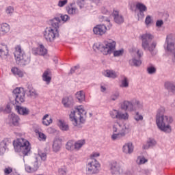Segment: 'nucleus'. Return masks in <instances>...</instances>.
<instances>
[{
  "instance_id": "1",
  "label": "nucleus",
  "mask_w": 175,
  "mask_h": 175,
  "mask_svg": "<svg viewBox=\"0 0 175 175\" xmlns=\"http://www.w3.org/2000/svg\"><path fill=\"white\" fill-rule=\"evenodd\" d=\"M173 122V118L169 116H165V107H161L157 111L156 124L158 129L165 133H172V126L170 124Z\"/></svg>"
},
{
  "instance_id": "2",
  "label": "nucleus",
  "mask_w": 175,
  "mask_h": 175,
  "mask_svg": "<svg viewBox=\"0 0 175 175\" xmlns=\"http://www.w3.org/2000/svg\"><path fill=\"white\" fill-rule=\"evenodd\" d=\"M61 19L55 17L51 20V27H46L43 31V36L46 42H54L55 39L59 36L58 28H59V23Z\"/></svg>"
},
{
  "instance_id": "3",
  "label": "nucleus",
  "mask_w": 175,
  "mask_h": 175,
  "mask_svg": "<svg viewBox=\"0 0 175 175\" xmlns=\"http://www.w3.org/2000/svg\"><path fill=\"white\" fill-rule=\"evenodd\" d=\"M87 115V112L85 110H84V108L83 106L80 105L77 107L75 110L71 111V113H70V120L72 122V125L74 126H78V128H80V123L81 124L84 123V121H85V116Z\"/></svg>"
},
{
  "instance_id": "4",
  "label": "nucleus",
  "mask_w": 175,
  "mask_h": 175,
  "mask_svg": "<svg viewBox=\"0 0 175 175\" xmlns=\"http://www.w3.org/2000/svg\"><path fill=\"white\" fill-rule=\"evenodd\" d=\"M93 49L94 51H100L104 55H109V54H113L116 50V41L109 40L105 41L104 44L96 43L94 44Z\"/></svg>"
},
{
  "instance_id": "5",
  "label": "nucleus",
  "mask_w": 175,
  "mask_h": 175,
  "mask_svg": "<svg viewBox=\"0 0 175 175\" xmlns=\"http://www.w3.org/2000/svg\"><path fill=\"white\" fill-rule=\"evenodd\" d=\"M113 134L111 136V140L116 142V140H120L122 137H125V135L129 132V125H122L118 122H115L112 126Z\"/></svg>"
},
{
  "instance_id": "6",
  "label": "nucleus",
  "mask_w": 175,
  "mask_h": 175,
  "mask_svg": "<svg viewBox=\"0 0 175 175\" xmlns=\"http://www.w3.org/2000/svg\"><path fill=\"white\" fill-rule=\"evenodd\" d=\"M14 55L15 57L16 64L21 66H25V65H28V64L31 62V55L25 54V52H24L21 45H16L15 46Z\"/></svg>"
},
{
  "instance_id": "7",
  "label": "nucleus",
  "mask_w": 175,
  "mask_h": 175,
  "mask_svg": "<svg viewBox=\"0 0 175 175\" xmlns=\"http://www.w3.org/2000/svg\"><path fill=\"white\" fill-rule=\"evenodd\" d=\"M13 146L16 152H22L23 157H26L31 151V144L28 140L24 138H18L13 142Z\"/></svg>"
},
{
  "instance_id": "8",
  "label": "nucleus",
  "mask_w": 175,
  "mask_h": 175,
  "mask_svg": "<svg viewBox=\"0 0 175 175\" xmlns=\"http://www.w3.org/2000/svg\"><path fill=\"white\" fill-rule=\"evenodd\" d=\"M152 39H154V36L152 34L150 33L143 34L142 36V46L144 50H148L152 55H154V50H155L157 47V42H152ZM151 42H152L151 43Z\"/></svg>"
},
{
  "instance_id": "9",
  "label": "nucleus",
  "mask_w": 175,
  "mask_h": 175,
  "mask_svg": "<svg viewBox=\"0 0 175 175\" xmlns=\"http://www.w3.org/2000/svg\"><path fill=\"white\" fill-rule=\"evenodd\" d=\"M142 107H143V105L137 99H133L131 101L125 100L121 105V109L124 111H135Z\"/></svg>"
},
{
  "instance_id": "10",
  "label": "nucleus",
  "mask_w": 175,
  "mask_h": 175,
  "mask_svg": "<svg viewBox=\"0 0 175 175\" xmlns=\"http://www.w3.org/2000/svg\"><path fill=\"white\" fill-rule=\"evenodd\" d=\"M100 170V164L96 159H92L86 165L85 173L87 175L98 174Z\"/></svg>"
},
{
  "instance_id": "11",
  "label": "nucleus",
  "mask_w": 175,
  "mask_h": 175,
  "mask_svg": "<svg viewBox=\"0 0 175 175\" xmlns=\"http://www.w3.org/2000/svg\"><path fill=\"white\" fill-rule=\"evenodd\" d=\"M164 48L167 53L173 54L174 57L172 58V62L175 64V44L173 34H169L167 36Z\"/></svg>"
},
{
  "instance_id": "12",
  "label": "nucleus",
  "mask_w": 175,
  "mask_h": 175,
  "mask_svg": "<svg viewBox=\"0 0 175 175\" xmlns=\"http://www.w3.org/2000/svg\"><path fill=\"white\" fill-rule=\"evenodd\" d=\"M13 94L16 103L21 105V103L25 102V91H24V88H16L13 90Z\"/></svg>"
},
{
  "instance_id": "13",
  "label": "nucleus",
  "mask_w": 175,
  "mask_h": 175,
  "mask_svg": "<svg viewBox=\"0 0 175 175\" xmlns=\"http://www.w3.org/2000/svg\"><path fill=\"white\" fill-rule=\"evenodd\" d=\"M143 52L142 51L137 50V55L138 58L133 57L132 59L129 60V64L130 66H135V68H139L142 65V60L140 58L143 57Z\"/></svg>"
},
{
  "instance_id": "14",
  "label": "nucleus",
  "mask_w": 175,
  "mask_h": 175,
  "mask_svg": "<svg viewBox=\"0 0 175 175\" xmlns=\"http://www.w3.org/2000/svg\"><path fill=\"white\" fill-rule=\"evenodd\" d=\"M110 170L111 174L120 175L122 174L123 170L117 161H112L110 163Z\"/></svg>"
},
{
  "instance_id": "15",
  "label": "nucleus",
  "mask_w": 175,
  "mask_h": 175,
  "mask_svg": "<svg viewBox=\"0 0 175 175\" xmlns=\"http://www.w3.org/2000/svg\"><path fill=\"white\" fill-rule=\"evenodd\" d=\"M8 124L14 126H20V117L16 113L10 114L8 116Z\"/></svg>"
},
{
  "instance_id": "16",
  "label": "nucleus",
  "mask_w": 175,
  "mask_h": 175,
  "mask_svg": "<svg viewBox=\"0 0 175 175\" xmlns=\"http://www.w3.org/2000/svg\"><path fill=\"white\" fill-rule=\"evenodd\" d=\"M9 55V48L8 45L0 43V59L2 61L6 59Z\"/></svg>"
},
{
  "instance_id": "17",
  "label": "nucleus",
  "mask_w": 175,
  "mask_h": 175,
  "mask_svg": "<svg viewBox=\"0 0 175 175\" xmlns=\"http://www.w3.org/2000/svg\"><path fill=\"white\" fill-rule=\"evenodd\" d=\"M106 31H107V27L104 24L97 25L93 29L94 33H95V35H98L99 36L105 35L106 33Z\"/></svg>"
},
{
  "instance_id": "18",
  "label": "nucleus",
  "mask_w": 175,
  "mask_h": 175,
  "mask_svg": "<svg viewBox=\"0 0 175 175\" xmlns=\"http://www.w3.org/2000/svg\"><path fill=\"white\" fill-rule=\"evenodd\" d=\"M32 53L34 55H46L47 54V49L44 48L43 44H40L38 48L33 49Z\"/></svg>"
},
{
  "instance_id": "19",
  "label": "nucleus",
  "mask_w": 175,
  "mask_h": 175,
  "mask_svg": "<svg viewBox=\"0 0 175 175\" xmlns=\"http://www.w3.org/2000/svg\"><path fill=\"white\" fill-rule=\"evenodd\" d=\"M113 21L116 24L121 25L124 23V16L120 14V12L117 10H113L112 13Z\"/></svg>"
},
{
  "instance_id": "20",
  "label": "nucleus",
  "mask_w": 175,
  "mask_h": 175,
  "mask_svg": "<svg viewBox=\"0 0 175 175\" xmlns=\"http://www.w3.org/2000/svg\"><path fill=\"white\" fill-rule=\"evenodd\" d=\"M137 10H139L138 17L144 18V12H147V6L142 3H137L135 5Z\"/></svg>"
},
{
  "instance_id": "21",
  "label": "nucleus",
  "mask_w": 175,
  "mask_h": 175,
  "mask_svg": "<svg viewBox=\"0 0 175 175\" xmlns=\"http://www.w3.org/2000/svg\"><path fill=\"white\" fill-rule=\"evenodd\" d=\"M16 110L21 116H29V113H31L29 109L19 105L16 106Z\"/></svg>"
},
{
  "instance_id": "22",
  "label": "nucleus",
  "mask_w": 175,
  "mask_h": 175,
  "mask_svg": "<svg viewBox=\"0 0 175 175\" xmlns=\"http://www.w3.org/2000/svg\"><path fill=\"white\" fill-rule=\"evenodd\" d=\"M39 169V163H38V157H36V161L34 162V166L31 167L29 165H25V170L27 173H33V172H36Z\"/></svg>"
},
{
  "instance_id": "23",
  "label": "nucleus",
  "mask_w": 175,
  "mask_h": 175,
  "mask_svg": "<svg viewBox=\"0 0 175 175\" xmlns=\"http://www.w3.org/2000/svg\"><path fill=\"white\" fill-rule=\"evenodd\" d=\"M122 150L124 154H132L133 152V144L132 143H126L123 146Z\"/></svg>"
},
{
  "instance_id": "24",
  "label": "nucleus",
  "mask_w": 175,
  "mask_h": 175,
  "mask_svg": "<svg viewBox=\"0 0 175 175\" xmlns=\"http://www.w3.org/2000/svg\"><path fill=\"white\" fill-rule=\"evenodd\" d=\"M42 80L45 81L46 84H50L51 82V71L46 70L42 75Z\"/></svg>"
},
{
  "instance_id": "25",
  "label": "nucleus",
  "mask_w": 175,
  "mask_h": 175,
  "mask_svg": "<svg viewBox=\"0 0 175 175\" xmlns=\"http://www.w3.org/2000/svg\"><path fill=\"white\" fill-rule=\"evenodd\" d=\"M9 31H10V26L8 23L1 24L0 29L1 36L6 35Z\"/></svg>"
},
{
  "instance_id": "26",
  "label": "nucleus",
  "mask_w": 175,
  "mask_h": 175,
  "mask_svg": "<svg viewBox=\"0 0 175 175\" xmlns=\"http://www.w3.org/2000/svg\"><path fill=\"white\" fill-rule=\"evenodd\" d=\"M104 76L105 77H109V79H116L117 78V72L113 70H107L103 72Z\"/></svg>"
},
{
  "instance_id": "27",
  "label": "nucleus",
  "mask_w": 175,
  "mask_h": 175,
  "mask_svg": "<svg viewBox=\"0 0 175 175\" xmlns=\"http://www.w3.org/2000/svg\"><path fill=\"white\" fill-rule=\"evenodd\" d=\"M42 124L45 126H49V125L53 124V118L49 114H45L42 118Z\"/></svg>"
},
{
  "instance_id": "28",
  "label": "nucleus",
  "mask_w": 175,
  "mask_h": 175,
  "mask_svg": "<svg viewBox=\"0 0 175 175\" xmlns=\"http://www.w3.org/2000/svg\"><path fill=\"white\" fill-rule=\"evenodd\" d=\"M165 88L169 92H172V94H175V85L172 82H165Z\"/></svg>"
},
{
  "instance_id": "29",
  "label": "nucleus",
  "mask_w": 175,
  "mask_h": 175,
  "mask_svg": "<svg viewBox=\"0 0 175 175\" xmlns=\"http://www.w3.org/2000/svg\"><path fill=\"white\" fill-rule=\"evenodd\" d=\"M62 104L64 107H72L73 106V100L68 97H65L62 99Z\"/></svg>"
},
{
  "instance_id": "30",
  "label": "nucleus",
  "mask_w": 175,
  "mask_h": 175,
  "mask_svg": "<svg viewBox=\"0 0 175 175\" xmlns=\"http://www.w3.org/2000/svg\"><path fill=\"white\" fill-rule=\"evenodd\" d=\"M85 144V139L78 140L75 142V151H79L81 148Z\"/></svg>"
},
{
  "instance_id": "31",
  "label": "nucleus",
  "mask_w": 175,
  "mask_h": 175,
  "mask_svg": "<svg viewBox=\"0 0 175 175\" xmlns=\"http://www.w3.org/2000/svg\"><path fill=\"white\" fill-rule=\"evenodd\" d=\"M61 150V142L59 140H55L53 144V151L54 152H58Z\"/></svg>"
},
{
  "instance_id": "32",
  "label": "nucleus",
  "mask_w": 175,
  "mask_h": 175,
  "mask_svg": "<svg viewBox=\"0 0 175 175\" xmlns=\"http://www.w3.org/2000/svg\"><path fill=\"white\" fill-rule=\"evenodd\" d=\"M76 98L78 99L79 102H84L85 100V94H84L83 91H79L76 94Z\"/></svg>"
},
{
  "instance_id": "33",
  "label": "nucleus",
  "mask_w": 175,
  "mask_h": 175,
  "mask_svg": "<svg viewBox=\"0 0 175 175\" xmlns=\"http://www.w3.org/2000/svg\"><path fill=\"white\" fill-rule=\"evenodd\" d=\"M155 144H157V142H155L154 139L150 138L148 140L147 144L146 145H144V150H148L149 147H154Z\"/></svg>"
},
{
  "instance_id": "34",
  "label": "nucleus",
  "mask_w": 175,
  "mask_h": 175,
  "mask_svg": "<svg viewBox=\"0 0 175 175\" xmlns=\"http://www.w3.org/2000/svg\"><path fill=\"white\" fill-rule=\"evenodd\" d=\"M66 150H68V151H75V141H68L66 144Z\"/></svg>"
},
{
  "instance_id": "35",
  "label": "nucleus",
  "mask_w": 175,
  "mask_h": 175,
  "mask_svg": "<svg viewBox=\"0 0 175 175\" xmlns=\"http://www.w3.org/2000/svg\"><path fill=\"white\" fill-rule=\"evenodd\" d=\"M11 72L14 75V76H18V77H23V76H24V72L16 67L12 68Z\"/></svg>"
},
{
  "instance_id": "36",
  "label": "nucleus",
  "mask_w": 175,
  "mask_h": 175,
  "mask_svg": "<svg viewBox=\"0 0 175 175\" xmlns=\"http://www.w3.org/2000/svg\"><path fill=\"white\" fill-rule=\"evenodd\" d=\"M129 118V114L127 113V112L122 113L119 111L118 113V118L117 120H126Z\"/></svg>"
},
{
  "instance_id": "37",
  "label": "nucleus",
  "mask_w": 175,
  "mask_h": 175,
  "mask_svg": "<svg viewBox=\"0 0 175 175\" xmlns=\"http://www.w3.org/2000/svg\"><path fill=\"white\" fill-rule=\"evenodd\" d=\"M66 10L68 14L72 16H75V14H77V13H79L77 8L72 7V5L67 7Z\"/></svg>"
},
{
  "instance_id": "38",
  "label": "nucleus",
  "mask_w": 175,
  "mask_h": 175,
  "mask_svg": "<svg viewBox=\"0 0 175 175\" xmlns=\"http://www.w3.org/2000/svg\"><path fill=\"white\" fill-rule=\"evenodd\" d=\"M36 133L38 135V139L40 142H46L47 136H46L44 133L39 131V130H36Z\"/></svg>"
},
{
  "instance_id": "39",
  "label": "nucleus",
  "mask_w": 175,
  "mask_h": 175,
  "mask_svg": "<svg viewBox=\"0 0 175 175\" xmlns=\"http://www.w3.org/2000/svg\"><path fill=\"white\" fill-rule=\"evenodd\" d=\"M59 126L62 131H69V125L66 122H62V120L59 122Z\"/></svg>"
},
{
  "instance_id": "40",
  "label": "nucleus",
  "mask_w": 175,
  "mask_h": 175,
  "mask_svg": "<svg viewBox=\"0 0 175 175\" xmlns=\"http://www.w3.org/2000/svg\"><path fill=\"white\" fill-rule=\"evenodd\" d=\"M6 148H8V143L6 141L3 140L0 143V152L4 154L5 151H6Z\"/></svg>"
},
{
  "instance_id": "41",
  "label": "nucleus",
  "mask_w": 175,
  "mask_h": 175,
  "mask_svg": "<svg viewBox=\"0 0 175 175\" xmlns=\"http://www.w3.org/2000/svg\"><path fill=\"white\" fill-rule=\"evenodd\" d=\"M120 87L121 88H128L129 87V81H128L126 77H124L123 80H122Z\"/></svg>"
},
{
  "instance_id": "42",
  "label": "nucleus",
  "mask_w": 175,
  "mask_h": 175,
  "mask_svg": "<svg viewBox=\"0 0 175 175\" xmlns=\"http://www.w3.org/2000/svg\"><path fill=\"white\" fill-rule=\"evenodd\" d=\"M14 12V8L12 5H10L5 8V13L8 16H12Z\"/></svg>"
},
{
  "instance_id": "43",
  "label": "nucleus",
  "mask_w": 175,
  "mask_h": 175,
  "mask_svg": "<svg viewBox=\"0 0 175 175\" xmlns=\"http://www.w3.org/2000/svg\"><path fill=\"white\" fill-rule=\"evenodd\" d=\"M118 112H119V111L117 110V109H113L112 111H111L109 112V114H110L111 118H116L117 119L118 117Z\"/></svg>"
},
{
  "instance_id": "44",
  "label": "nucleus",
  "mask_w": 175,
  "mask_h": 175,
  "mask_svg": "<svg viewBox=\"0 0 175 175\" xmlns=\"http://www.w3.org/2000/svg\"><path fill=\"white\" fill-rule=\"evenodd\" d=\"M134 120L138 122V121H143V116L139 112H136L134 115Z\"/></svg>"
},
{
  "instance_id": "45",
  "label": "nucleus",
  "mask_w": 175,
  "mask_h": 175,
  "mask_svg": "<svg viewBox=\"0 0 175 175\" xmlns=\"http://www.w3.org/2000/svg\"><path fill=\"white\" fill-rule=\"evenodd\" d=\"M112 53H113V57H121V55L124 54V49H120L118 51L113 50Z\"/></svg>"
},
{
  "instance_id": "46",
  "label": "nucleus",
  "mask_w": 175,
  "mask_h": 175,
  "mask_svg": "<svg viewBox=\"0 0 175 175\" xmlns=\"http://www.w3.org/2000/svg\"><path fill=\"white\" fill-rule=\"evenodd\" d=\"M147 72L149 75H154L157 72V68L154 66L148 67Z\"/></svg>"
},
{
  "instance_id": "47",
  "label": "nucleus",
  "mask_w": 175,
  "mask_h": 175,
  "mask_svg": "<svg viewBox=\"0 0 175 175\" xmlns=\"http://www.w3.org/2000/svg\"><path fill=\"white\" fill-rule=\"evenodd\" d=\"M66 3H68V0H59L57 6H59V8H64Z\"/></svg>"
},
{
  "instance_id": "48",
  "label": "nucleus",
  "mask_w": 175,
  "mask_h": 175,
  "mask_svg": "<svg viewBox=\"0 0 175 175\" xmlns=\"http://www.w3.org/2000/svg\"><path fill=\"white\" fill-rule=\"evenodd\" d=\"M120 98V92H116L111 96V100H117V98Z\"/></svg>"
},
{
  "instance_id": "49",
  "label": "nucleus",
  "mask_w": 175,
  "mask_h": 175,
  "mask_svg": "<svg viewBox=\"0 0 175 175\" xmlns=\"http://www.w3.org/2000/svg\"><path fill=\"white\" fill-rule=\"evenodd\" d=\"M152 19L151 18V16L150 15H148L145 19V24L146 25H150V24H152Z\"/></svg>"
},
{
  "instance_id": "50",
  "label": "nucleus",
  "mask_w": 175,
  "mask_h": 175,
  "mask_svg": "<svg viewBox=\"0 0 175 175\" xmlns=\"http://www.w3.org/2000/svg\"><path fill=\"white\" fill-rule=\"evenodd\" d=\"M60 17L62 21H64V23H66V21H69V20H70V17H69V16L66 14H64V15L61 14Z\"/></svg>"
},
{
  "instance_id": "51",
  "label": "nucleus",
  "mask_w": 175,
  "mask_h": 175,
  "mask_svg": "<svg viewBox=\"0 0 175 175\" xmlns=\"http://www.w3.org/2000/svg\"><path fill=\"white\" fill-rule=\"evenodd\" d=\"M30 96H32V98H36L38 96V93L36 92V90L34 89H31L29 91Z\"/></svg>"
},
{
  "instance_id": "52",
  "label": "nucleus",
  "mask_w": 175,
  "mask_h": 175,
  "mask_svg": "<svg viewBox=\"0 0 175 175\" xmlns=\"http://www.w3.org/2000/svg\"><path fill=\"white\" fill-rule=\"evenodd\" d=\"M39 157L42 159V161H46L47 159V154L46 152H40L38 154Z\"/></svg>"
},
{
  "instance_id": "53",
  "label": "nucleus",
  "mask_w": 175,
  "mask_h": 175,
  "mask_svg": "<svg viewBox=\"0 0 175 175\" xmlns=\"http://www.w3.org/2000/svg\"><path fill=\"white\" fill-rule=\"evenodd\" d=\"M13 172V169L12 167H8L4 169V174L5 175H9L10 173Z\"/></svg>"
},
{
  "instance_id": "54",
  "label": "nucleus",
  "mask_w": 175,
  "mask_h": 175,
  "mask_svg": "<svg viewBox=\"0 0 175 175\" xmlns=\"http://www.w3.org/2000/svg\"><path fill=\"white\" fill-rule=\"evenodd\" d=\"M79 68H80V66H75L72 67L70 71V75H73V73H75V72H76V70H77V69H79Z\"/></svg>"
},
{
  "instance_id": "55",
  "label": "nucleus",
  "mask_w": 175,
  "mask_h": 175,
  "mask_svg": "<svg viewBox=\"0 0 175 175\" xmlns=\"http://www.w3.org/2000/svg\"><path fill=\"white\" fill-rule=\"evenodd\" d=\"M100 154L98 152H93L91 155H90V158L92 161V159H95V158H98V157H99Z\"/></svg>"
},
{
  "instance_id": "56",
  "label": "nucleus",
  "mask_w": 175,
  "mask_h": 175,
  "mask_svg": "<svg viewBox=\"0 0 175 175\" xmlns=\"http://www.w3.org/2000/svg\"><path fill=\"white\" fill-rule=\"evenodd\" d=\"M146 162H148V160L144 157H140L139 158V165H143L146 163Z\"/></svg>"
},
{
  "instance_id": "57",
  "label": "nucleus",
  "mask_w": 175,
  "mask_h": 175,
  "mask_svg": "<svg viewBox=\"0 0 175 175\" xmlns=\"http://www.w3.org/2000/svg\"><path fill=\"white\" fill-rule=\"evenodd\" d=\"M163 24V21L162 20H159L156 22V26L158 27L159 28H161Z\"/></svg>"
},
{
  "instance_id": "58",
  "label": "nucleus",
  "mask_w": 175,
  "mask_h": 175,
  "mask_svg": "<svg viewBox=\"0 0 175 175\" xmlns=\"http://www.w3.org/2000/svg\"><path fill=\"white\" fill-rule=\"evenodd\" d=\"M5 113H10L12 111V108L10 105H7L6 107L4 109Z\"/></svg>"
},
{
  "instance_id": "59",
  "label": "nucleus",
  "mask_w": 175,
  "mask_h": 175,
  "mask_svg": "<svg viewBox=\"0 0 175 175\" xmlns=\"http://www.w3.org/2000/svg\"><path fill=\"white\" fill-rule=\"evenodd\" d=\"M99 20L100 21H108L109 22L110 21L109 19H107V18H106V16H99Z\"/></svg>"
},
{
  "instance_id": "60",
  "label": "nucleus",
  "mask_w": 175,
  "mask_h": 175,
  "mask_svg": "<svg viewBox=\"0 0 175 175\" xmlns=\"http://www.w3.org/2000/svg\"><path fill=\"white\" fill-rule=\"evenodd\" d=\"M59 173L61 175H66V170L64 168H60L59 169Z\"/></svg>"
},
{
  "instance_id": "61",
  "label": "nucleus",
  "mask_w": 175,
  "mask_h": 175,
  "mask_svg": "<svg viewBox=\"0 0 175 175\" xmlns=\"http://www.w3.org/2000/svg\"><path fill=\"white\" fill-rule=\"evenodd\" d=\"M85 0H77V5H79L80 9H83V5H81V2H84Z\"/></svg>"
},
{
  "instance_id": "62",
  "label": "nucleus",
  "mask_w": 175,
  "mask_h": 175,
  "mask_svg": "<svg viewBox=\"0 0 175 175\" xmlns=\"http://www.w3.org/2000/svg\"><path fill=\"white\" fill-rule=\"evenodd\" d=\"M91 2H93L94 3H96V5H99L102 0H90Z\"/></svg>"
},
{
  "instance_id": "63",
  "label": "nucleus",
  "mask_w": 175,
  "mask_h": 175,
  "mask_svg": "<svg viewBox=\"0 0 175 175\" xmlns=\"http://www.w3.org/2000/svg\"><path fill=\"white\" fill-rule=\"evenodd\" d=\"M100 91L101 92H105V91H106V87L101 85L100 86Z\"/></svg>"
},
{
  "instance_id": "64",
  "label": "nucleus",
  "mask_w": 175,
  "mask_h": 175,
  "mask_svg": "<svg viewBox=\"0 0 175 175\" xmlns=\"http://www.w3.org/2000/svg\"><path fill=\"white\" fill-rule=\"evenodd\" d=\"M5 111L3 107H0V112Z\"/></svg>"
}]
</instances>
